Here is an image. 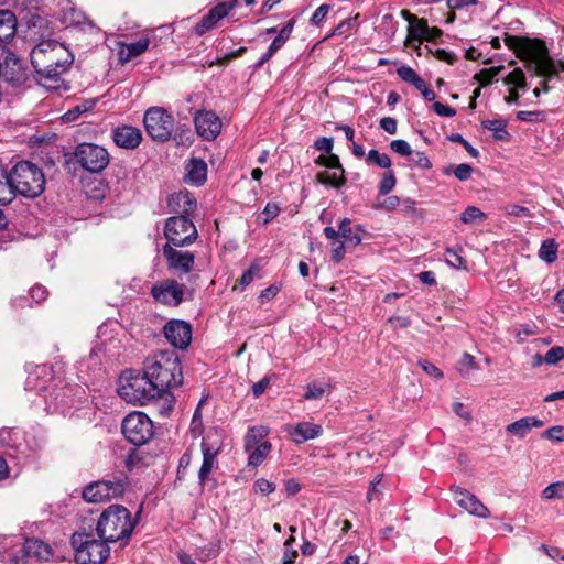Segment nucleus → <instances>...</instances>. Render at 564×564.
Wrapping results in <instances>:
<instances>
[{"label":"nucleus","instance_id":"f257e3e1","mask_svg":"<svg viewBox=\"0 0 564 564\" xmlns=\"http://www.w3.org/2000/svg\"><path fill=\"white\" fill-rule=\"evenodd\" d=\"M37 83L48 90L67 89L62 75L74 63L73 53L56 40H42L30 52Z\"/></svg>","mask_w":564,"mask_h":564},{"label":"nucleus","instance_id":"f03ea898","mask_svg":"<svg viewBox=\"0 0 564 564\" xmlns=\"http://www.w3.org/2000/svg\"><path fill=\"white\" fill-rule=\"evenodd\" d=\"M138 522V517L133 518L126 507L111 505L100 513L95 531L100 539L110 543L119 542L123 547L129 543Z\"/></svg>","mask_w":564,"mask_h":564},{"label":"nucleus","instance_id":"7ed1b4c3","mask_svg":"<svg viewBox=\"0 0 564 564\" xmlns=\"http://www.w3.org/2000/svg\"><path fill=\"white\" fill-rule=\"evenodd\" d=\"M144 370L161 398L169 389L183 383L181 361L174 351H160L147 361Z\"/></svg>","mask_w":564,"mask_h":564},{"label":"nucleus","instance_id":"20e7f679","mask_svg":"<svg viewBox=\"0 0 564 564\" xmlns=\"http://www.w3.org/2000/svg\"><path fill=\"white\" fill-rule=\"evenodd\" d=\"M47 368L39 366L35 372L30 373L25 380V389L35 391L44 401V410L50 413L65 414L73 403L72 388L67 386H58L55 381L48 384L44 382L36 383L41 375H46Z\"/></svg>","mask_w":564,"mask_h":564},{"label":"nucleus","instance_id":"39448f33","mask_svg":"<svg viewBox=\"0 0 564 564\" xmlns=\"http://www.w3.org/2000/svg\"><path fill=\"white\" fill-rule=\"evenodd\" d=\"M8 177L13 198L15 195L35 198L45 191L46 178L43 170L31 161L17 162L8 172Z\"/></svg>","mask_w":564,"mask_h":564},{"label":"nucleus","instance_id":"423d86ee","mask_svg":"<svg viewBox=\"0 0 564 564\" xmlns=\"http://www.w3.org/2000/svg\"><path fill=\"white\" fill-rule=\"evenodd\" d=\"M108 543L100 538L96 539L91 529L76 531L70 538L76 564H102L110 555Z\"/></svg>","mask_w":564,"mask_h":564},{"label":"nucleus","instance_id":"0eeeda50","mask_svg":"<svg viewBox=\"0 0 564 564\" xmlns=\"http://www.w3.org/2000/svg\"><path fill=\"white\" fill-rule=\"evenodd\" d=\"M118 394L128 403L143 405L156 398H161L145 370L143 372H129L120 377Z\"/></svg>","mask_w":564,"mask_h":564},{"label":"nucleus","instance_id":"6e6552de","mask_svg":"<svg viewBox=\"0 0 564 564\" xmlns=\"http://www.w3.org/2000/svg\"><path fill=\"white\" fill-rule=\"evenodd\" d=\"M174 117L162 107H150L143 115V126L147 134L156 142H167L174 130Z\"/></svg>","mask_w":564,"mask_h":564},{"label":"nucleus","instance_id":"1a4fd4ad","mask_svg":"<svg viewBox=\"0 0 564 564\" xmlns=\"http://www.w3.org/2000/svg\"><path fill=\"white\" fill-rule=\"evenodd\" d=\"M164 237L166 245L187 247L196 241L198 231L189 217L176 215L165 220Z\"/></svg>","mask_w":564,"mask_h":564},{"label":"nucleus","instance_id":"9d476101","mask_svg":"<svg viewBox=\"0 0 564 564\" xmlns=\"http://www.w3.org/2000/svg\"><path fill=\"white\" fill-rule=\"evenodd\" d=\"M121 430L127 441L135 446L147 444L154 434L152 421L139 411L131 412L123 419Z\"/></svg>","mask_w":564,"mask_h":564},{"label":"nucleus","instance_id":"9b49d317","mask_svg":"<svg viewBox=\"0 0 564 564\" xmlns=\"http://www.w3.org/2000/svg\"><path fill=\"white\" fill-rule=\"evenodd\" d=\"M76 162L90 173H100L109 164L108 151L94 143H80L74 152Z\"/></svg>","mask_w":564,"mask_h":564},{"label":"nucleus","instance_id":"f8f14e48","mask_svg":"<svg viewBox=\"0 0 564 564\" xmlns=\"http://www.w3.org/2000/svg\"><path fill=\"white\" fill-rule=\"evenodd\" d=\"M152 297L167 306H178L184 300L185 285L173 279L158 281L151 288Z\"/></svg>","mask_w":564,"mask_h":564},{"label":"nucleus","instance_id":"ddd939ff","mask_svg":"<svg viewBox=\"0 0 564 564\" xmlns=\"http://www.w3.org/2000/svg\"><path fill=\"white\" fill-rule=\"evenodd\" d=\"M177 246L164 245L162 254L166 260L169 270L175 271L180 275L189 273L195 263L196 256L192 251L181 250Z\"/></svg>","mask_w":564,"mask_h":564},{"label":"nucleus","instance_id":"4468645a","mask_svg":"<svg viewBox=\"0 0 564 564\" xmlns=\"http://www.w3.org/2000/svg\"><path fill=\"white\" fill-rule=\"evenodd\" d=\"M163 333L167 341L175 348L186 349L192 341V326L182 319L169 321Z\"/></svg>","mask_w":564,"mask_h":564},{"label":"nucleus","instance_id":"2eb2a0df","mask_svg":"<svg viewBox=\"0 0 564 564\" xmlns=\"http://www.w3.org/2000/svg\"><path fill=\"white\" fill-rule=\"evenodd\" d=\"M194 124L196 132L204 140H215L221 131V120L219 117L208 110H198L194 116Z\"/></svg>","mask_w":564,"mask_h":564},{"label":"nucleus","instance_id":"dca6fc26","mask_svg":"<svg viewBox=\"0 0 564 564\" xmlns=\"http://www.w3.org/2000/svg\"><path fill=\"white\" fill-rule=\"evenodd\" d=\"M455 502L470 514L487 519L490 516L488 508L471 492L460 487H452Z\"/></svg>","mask_w":564,"mask_h":564},{"label":"nucleus","instance_id":"f3484780","mask_svg":"<svg viewBox=\"0 0 564 564\" xmlns=\"http://www.w3.org/2000/svg\"><path fill=\"white\" fill-rule=\"evenodd\" d=\"M327 169L335 170L334 172H319L316 175V181L319 184L333 187L340 188L346 184L345 170L339 161V158L336 154L327 153Z\"/></svg>","mask_w":564,"mask_h":564},{"label":"nucleus","instance_id":"a211bd4d","mask_svg":"<svg viewBox=\"0 0 564 564\" xmlns=\"http://www.w3.org/2000/svg\"><path fill=\"white\" fill-rule=\"evenodd\" d=\"M52 556V549L47 543L42 540L30 538L25 539L21 549L15 553V561L25 558H34L40 561H47Z\"/></svg>","mask_w":564,"mask_h":564},{"label":"nucleus","instance_id":"6ab92c4d","mask_svg":"<svg viewBox=\"0 0 564 564\" xmlns=\"http://www.w3.org/2000/svg\"><path fill=\"white\" fill-rule=\"evenodd\" d=\"M142 132L139 128L122 124L112 130V140L121 149L134 150L142 142Z\"/></svg>","mask_w":564,"mask_h":564},{"label":"nucleus","instance_id":"aec40b11","mask_svg":"<svg viewBox=\"0 0 564 564\" xmlns=\"http://www.w3.org/2000/svg\"><path fill=\"white\" fill-rule=\"evenodd\" d=\"M235 3V0L231 3L221 2L212 8L208 13L205 14L198 23H196L195 33L200 36L210 31L218 21L228 15V13L234 9Z\"/></svg>","mask_w":564,"mask_h":564},{"label":"nucleus","instance_id":"412c9836","mask_svg":"<svg viewBox=\"0 0 564 564\" xmlns=\"http://www.w3.org/2000/svg\"><path fill=\"white\" fill-rule=\"evenodd\" d=\"M0 77L15 87L21 86L26 79L25 72L17 58H6L4 66L1 64Z\"/></svg>","mask_w":564,"mask_h":564},{"label":"nucleus","instance_id":"4be33fe9","mask_svg":"<svg viewBox=\"0 0 564 564\" xmlns=\"http://www.w3.org/2000/svg\"><path fill=\"white\" fill-rule=\"evenodd\" d=\"M401 17L409 23V39L419 42L424 41L426 33L430 31L427 21L423 18H417L408 10H402Z\"/></svg>","mask_w":564,"mask_h":564},{"label":"nucleus","instance_id":"5701e85b","mask_svg":"<svg viewBox=\"0 0 564 564\" xmlns=\"http://www.w3.org/2000/svg\"><path fill=\"white\" fill-rule=\"evenodd\" d=\"M170 206H172L175 213L189 217L194 214L197 204L195 197L189 192L182 191L172 195Z\"/></svg>","mask_w":564,"mask_h":564},{"label":"nucleus","instance_id":"b1692460","mask_svg":"<svg viewBox=\"0 0 564 564\" xmlns=\"http://www.w3.org/2000/svg\"><path fill=\"white\" fill-rule=\"evenodd\" d=\"M322 432L323 429L321 425L311 422H302L292 427L290 435L295 443L301 444L318 437Z\"/></svg>","mask_w":564,"mask_h":564},{"label":"nucleus","instance_id":"393cba45","mask_svg":"<svg viewBox=\"0 0 564 564\" xmlns=\"http://www.w3.org/2000/svg\"><path fill=\"white\" fill-rule=\"evenodd\" d=\"M207 177V164L204 160L193 158L186 166L185 180L187 183L200 186L205 183Z\"/></svg>","mask_w":564,"mask_h":564},{"label":"nucleus","instance_id":"a878e982","mask_svg":"<svg viewBox=\"0 0 564 564\" xmlns=\"http://www.w3.org/2000/svg\"><path fill=\"white\" fill-rule=\"evenodd\" d=\"M110 499L123 496L129 487L128 476L123 473L113 474L101 479Z\"/></svg>","mask_w":564,"mask_h":564},{"label":"nucleus","instance_id":"bb28decb","mask_svg":"<svg viewBox=\"0 0 564 564\" xmlns=\"http://www.w3.org/2000/svg\"><path fill=\"white\" fill-rule=\"evenodd\" d=\"M202 452H203V463L199 468L198 479H199V484L204 485L207 481L209 474L213 471V469L217 465V460H216L217 451L213 449L207 443L203 442L202 443Z\"/></svg>","mask_w":564,"mask_h":564},{"label":"nucleus","instance_id":"cd10ccee","mask_svg":"<svg viewBox=\"0 0 564 564\" xmlns=\"http://www.w3.org/2000/svg\"><path fill=\"white\" fill-rule=\"evenodd\" d=\"M339 232L340 237L345 239L348 246L351 245L356 247L361 243L365 230L359 225L351 227V220L344 218L339 224Z\"/></svg>","mask_w":564,"mask_h":564},{"label":"nucleus","instance_id":"c85d7f7f","mask_svg":"<svg viewBox=\"0 0 564 564\" xmlns=\"http://www.w3.org/2000/svg\"><path fill=\"white\" fill-rule=\"evenodd\" d=\"M17 31V18L9 10H0V42H9Z\"/></svg>","mask_w":564,"mask_h":564},{"label":"nucleus","instance_id":"c756f323","mask_svg":"<svg viewBox=\"0 0 564 564\" xmlns=\"http://www.w3.org/2000/svg\"><path fill=\"white\" fill-rule=\"evenodd\" d=\"M149 45L150 40L148 37L124 45V47L119 51L120 63L126 64L132 58L142 55L149 48Z\"/></svg>","mask_w":564,"mask_h":564},{"label":"nucleus","instance_id":"7c9ffc66","mask_svg":"<svg viewBox=\"0 0 564 564\" xmlns=\"http://www.w3.org/2000/svg\"><path fill=\"white\" fill-rule=\"evenodd\" d=\"M82 497L87 502H101L110 500L102 480H97L87 485L82 492Z\"/></svg>","mask_w":564,"mask_h":564},{"label":"nucleus","instance_id":"2f4dec72","mask_svg":"<svg viewBox=\"0 0 564 564\" xmlns=\"http://www.w3.org/2000/svg\"><path fill=\"white\" fill-rule=\"evenodd\" d=\"M271 448L272 444L269 441H262L258 445H253L250 448H245V451L249 454L248 466H260L271 452Z\"/></svg>","mask_w":564,"mask_h":564},{"label":"nucleus","instance_id":"473e14b6","mask_svg":"<svg viewBox=\"0 0 564 564\" xmlns=\"http://www.w3.org/2000/svg\"><path fill=\"white\" fill-rule=\"evenodd\" d=\"M507 120L501 118L481 121L482 128L492 131L494 138L498 141H505L508 139L509 132L507 130Z\"/></svg>","mask_w":564,"mask_h":564},{"label":"nucleus","instance_id":"72a5a7b5","mask_svg":"<svg viewBox=\"0 0 564 564\" xmlns=\"http://www.w3.org/2000/svg\"><path fill=\"white\" fill-rule=\"evenodd\" d=\"M171 140H173L178 147L191 145L193 143V133L191 128L187 124H176L174 121V130L171 133Z\"/></svg>","mask_w":564,"mask_h":564},{"label":"nucleus","instance_id":"f704fd0d","mask_svg":"<svg viewBox=\"0 0 564 564\" xmlns=\"http://www.w3.org/2000/svg\"><path fill=\"white\" fill-rule=\"evenodd\" d=\"M96 106V100L86 99L83 102L69 108L63 116L65 122H72L79 118L80 115L91 111Z\"/></svg>","mask_w":564,"mask_h":564},{"label":"nucleus","instance_id":"c9c22d12","mask_svg":"<svg viewBox=\"0 0 564 564\" xmlns=\"http://www.w3.org/2000/svg\"><path fill=\"white\" fill-rule=\"evenodd\" d=\"M268 433V427L263 425L250 427L247 432V435L245 436V448H250L253 445L260 444L261 440L264 438Z\"/></svg>","mask_w":564,"mask_h":564},{"label":"nucleus","instance_id":"e433bc0d","mask_svg":"<svg viewBox=\"0 0 564 564\" xmlns=\"http://www.w3.org/2000/svg\"><path fill=\"white\" fill-rule=\"evenodd\" d=\"M539 257L546 263H553L557 259V243L554 239H546L542 242Z\"/></svg>","mask_w":564,"mask_h":564},{"label":"nucleus","instance_id":"4c0bfd02","mask_svg":"<svg viewBox=\"0 0 564 564\" xmlns=\"http://www.w3.org/2000/svg\"><path fill=\"white\" fill-rule=\"evenodd\" d=\"M13 200V192L10 187L8 171L0 166V205H7Z\"/></svg>","mask_w":564,"mask_h":564},{"label":"nucleus","instance_id":"58836bf2","mask_svg":"<svg viewBox=\"0 0 564 564\" xmlns=\"http://www.w3.org/2000/svg\"><path fill=\"white\" fill-rule=\"evenodd\" d=\"M535 358L536 361L534 362V366L541 365L542 360L547 365H556L558 361L564 359V347L554 346L546 351L543 358L540 355H536Z\"/></svg>","mask_w":564,"mask_h":564},{"label":"nucleus","instance_id":"ea45409f","mask_svg":"<svg viewBox=\"0 0 564 564\" xmlns=\"http://www.w3.org/2000/svg\"><path fill=\"white\" fill-rule=\"evenodd\" d=\"M368 165H377L381 169H389L391 166V159L386 153H379L378 150L371 149L366 158Z\"/></svg>","mask_w":564,"mask_h":564},{"label":"nucleus","instance_id":"a19ab883","mask_svg":"<svg viewBox=\"0 0 564 564\" xmlns=\"http://www.w3.org/2000/svg\"><path fill=\"white\" fill-rule=\"evenodd\" d=\"M487 218L486 214L482 213L478 207L476 206H468L462 214H460V220L464 224H473V223H481Z\"/></svg>","mask_w":564,"mask_h":564},{"label":"nucleus","instance_id":"79ce46f5","mask_svg":"<svg viewBox=\"0 0 564 564\" xmlns=\"http://www.w3.org/2000/svg\"><path fill=\"white\" fill-rule=\"evenodd\" d=\"M507 432L517 435L520 438H524L528 433L531 431L528 417H522L520 420H517L516 422L507 425L506 427Z\"/></svg>","mask_w":564,"mask_h":564},{"label":"nucleus","instance_id":"37998d69","mask_svg":"<svg viewBox=\"0 0 564 564\" xmlns=\"http://www.w3.org/2000/svg\"><path fill=\"white\" fill-rule=\"evenodd\" d=\"M542 498L547 500L564 498V482L556 481L546 486L542 491Z\"/></svg>","mask_w":564,"mask_h":564},{"label":"nucleus","instance_id":"c03bdc74","mask_svg":"<svg viewBox=\"0 0 564 564\" xmlns=\"http://www.w3.org/2000/svg\"><path fill=\"white\" fill-rule=\"evenodd\" d=\"M445 261L446 263L455 269H466V260L463 256L453 248H447L445 251Z\"/></svg>","mask_w":564,"mask_h":564},{"label":"nucleus","instance_id":"a18cd8bd","mask_svg":"<svg viewBox=\"0 0 564 564\" xmlns=\"http://www.w3.org/2000/svg\"><path fill=\"white\" fill-rule=\"evenodd\" d=\"M397 180L393 171L389 170L383 174L382 180L379 183L378 191L379 195H388L395 186Z\"/></svg>","mask_w":564,"mask_h":564},{"label":"nucleus","instance_id":"49530a36","mask_svg":"<svg viewBox=\"0 0 564 564\" xmlns=\"http://www.w3.org/2000/svg\"><path fill=\"white\" fill-rule=\"evenodd\" d=\"M517 119L522 122H543L546 118L545 111L543 110H534V111H518L516 115Z\"/></svg>","mask_w":564,"mask_h":564},{"label":"nucleus","instance_id":"de8ad7c7","mask_svg":"<svg viewBox=\"0 0 564 564\" xmlns=\"http://www.w3.org/2000/svg\"><path fill=\"white\" fill-rule=\"evenodd\" d=\"M505 83L507 85H513L516 88L519 89H525L527 88V80L524 73L520 68H516L512 70L507 78L505 79Z\"/></svg>","mask_w":564,"mask_h":564},{"label":"nucleus","instance_id":"09e8293b","mask_svg":"<svg viewBox=\"0 0 564 564\" xmlns=\"http://www.w3.org/2000/svg\"><path fill=\"white\" fill-rule=\"evenodd\" d=\"M409 160L411 163H413L415 166L420 169L430 170L432 167V163L424 152L412 151V155L409 156Z\"/></svg>","mask_w":564,"mask_h":564},{"label":"nucleus","instance_id":"8fccbe9b","mask_svg":"<svg viewBox=\"0 0 564 564\" xmlns=\"http://www.w3.org/2000/svg\"><path fill=\"white\" fill-rule=\"evenodd\" d=\"M554 62L547 55L538 56L534 61V73L539 76L546 74Z\"/></svg>","mask_w":564,"mask_h":564},{"label":"nucleus","instance_id":"3c124183","mask_svg":"<svg viewBox=\"0 0 564 564\" xmlns=\"http://www.w3.org/2000/svg\"><path fill=\"white\" fill-rule=\"evenodd\" d=\"M390 149L402 156L409 158L410 155H412L411 145L409 144V142L402 139L391 141Z\"/></svg>","mask_w":564,"mask_h":564},{"label":"nucleus","instance_id":"603ef678","mask_svg":"<svg viewBox=\"0 0 564 564\" xmlns=\"http://www.w3.org/2000/svg\"><path fill=\"white\" fill-rule=\"evenodd\" d=\"M447 139L452 142L462 144L465 150L471 155L473 158L479 156V151L475 149L464 137L459 133H452L447 137Z\"/></svg>","mask_w":564,"mask_h":564},{"label":"nucleus","instance_id":"864d4df0","mask_svg":"<svg viewBox=\"0 0 564 564\" xmlns=\"http://www.w3.org/2000/svg\"><path fill=\"white\" fill-rule=\"evenodd\" d=\"M260 270L261 269L259 264L252 263L250 268L246 272H243L239 280L241 288L243 289L247 285H249L254 280V278L259 275Z\"/></svg>","mask_w":564,"mask_h":564},{"label":"nucleus","instance_id":"5fc2aeb1","mask_svg":"<svg viewBox=\"0 0 564 564\" xmlns=\"http://www.w3.org/2000/svg\"><path fill=\"white\" fill-rule=\"evenodd\" d=\"M346 241L336 240L332 245V260L335 263H340L346 253Z\"/></svg>","mask_w":564,"mask_h":564},{"label":"nucleus","instance_id":"6e6d98bb","mask_svg":"<svg viewBox=\"0 0 564 564\" xmlns=\"http://www.w3.org/2000/svg\"><path fill=\"white\" fill-rule=\"evenodd\" d=\"M542 437L555 442H564V426H552L543 432Z\"/></svg>","mask_w":564,"mask_h":564},{"label":"nucleus","instance_id":"4d7b16f0","mask_svg":"<svg viewBox=\"0 0 564 564\" xmlns=\"http://www.w3.org/2000/svg\"><path fill=\"white\" fill-rule=\"evenodd\" d=\"M502 67H491V68H484L480 70V73L477 75L478 80L482 85H489L494 82L495 77L499 74L500 69Z\"/></svg>","mask_w":564,"mask_h":564},{"label":"nucleus","instance_id":"13d9d810","mask_svg":"<svg viewBox=\"0 0 564 564\" xmlns=\"http://www.w3.org/2000/svg\"><path fill=\"white\" fill-rule=\"evenodd\" d=\"M474 170L471 165L467 163L458 164L454 170L453 173L455 177L462 182H465L471 177Z\"/></svg>","mask_w":564,"mask_h":564},{"label":"nucleus","instance_id":"bf43d9fd","mask_svg":"<svg viewBox=\"0 0 564 564\" xmlns=\"http://www.w3.org/2000/svg\"><path fill=\"white\" fill-rule=\"evenodd\" d=\"M397 74L403 82L409 83V84H412L414 82V79L419 76L415 73V70L408 65H401L397 69Z\"/></svg>","mask_w":564,"mask_h":564},{"label":"nucleus","instance_id":"052dcab7","mask_svg":"<svg viewBox=\"0 0 564 564\" xmlns=\"http://www.w3.org/2000/svg\"><path fill=\"white\" fill-rule=\"evenodd\" d=\"M280 210L281 208L276 203H268L264 209L262 210V215L264 216L263 224H268L269 221L274 219L279 215Z\"/></svg>","mask_w":564,"mask_h":564},{"label":"nucleus","instance_id":"680f3d73","mask_svg":"<svg viewBox=\"0 0 564 564\" xmlns=\"http://www.w3.org/2000/svg\"><path fill=\"white\" fill-rule=\"evenodd\" d=\"M281 290V286L278 284H271L267 289L262 290L258 300L260 303H267L270 302L272 299L276 296L279 291Z\"/></svg>","mask_w":564,"mask_h":564},{"label":"nucleus","instance_id":"e2e57ef3","mask_svg":"<svg viewBox=\"0 0 564 564\" xmlns=\"http://www.w3.org/2000/svg\"><path fill=\"white\" fill-rule=\"evenodd\" d=\"M324 388L316 383L307 384L306 392L304 394L305 400H318L324 395Z\"/></svg>","mask_w":564,"mask_h":564},{"label":"nucleus","instance_id":"0e129e2a","mask_svg":"<svg viewBox=\"0 0 564 564\" xmlns=\"http://www.w3.org/2000/svg\"><path fill=\"white\" fill-rule=\"evenodd\" d=\"M419 365L420 367L422 368V370L427 373L429 376L435 378V379H440L443 377V372L441 369H438L435 365H433L432 362L427 361V360H420L419 361Z\"/></svg>","mask_w":564,"mask_h":564},{"label":"nucleus","instance_id":"69168bd1","mask_svg":"<svg viewBox=\"0 0 564 564\" xmlns=\"http://www.w3.org/2000/svg\"><path fill=\"white\" fill-rule=\"evenodd\" d=\"M330 10V6L329 4H321L313 13L312 18H311V22L315 25H319L325 17L328 14Z\"/></svg>","mask_w":564,"mask_h":564},{"label":"nucleus","instance_id":"338daca9","mask_svg":"<svg viewBox=\"0 0 564 564\" xmlns=\"http://www.w3.org/2000/svg\"><path fill=\"white\" fill-rule=\"evenodd\" d=\"M254 489L262 495H269L275 490V485L272 481L260 478L254 481Z\"/></svg>","mask_w":564,"mask_h":564},{"label":"nucleus","instance_id":"774afa93","mask_svg":"<svg viewBox=\"0 0 564 564\" xmlns=\"http://www.w3.org/2000/svg\"><path fill=\"white\" fill-rule=\"evenodd\" d=\"M334 141L332 138L321 137L314 142V148L317 151H323L325 153H330L333 150Z\"/></svg>","mask_w":564,"mask_h":564}]
</instances>
